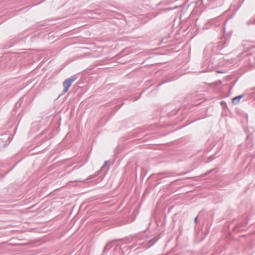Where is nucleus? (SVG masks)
Returning <instances> with one entry per match:
<instances>
[{
	"instance_id": "obj_4",
	"label": "nucleus",
	"mask_w": 255,
	"mask_h": 255,
	"mask_svg": "<svg viewBox=\"0 0 255 255\" xmlns=\"http://www.w3.org/2000/svg\"><path fill=\"white\" fill-rule=\"evenodd\" d=\"M47 139H48V138H46V137H43V138H42L41 139V141L38 142L37 143V145H38V146H40V145H41L42 144V143H43V142H44L45 141H46L47 140Z\"/></svg>"
},
{
	"instance_id": "obj_3",
	"label": "nucleus",
	"mask_w": 255,
	"mask_h": 255,
	"mask_svg": "<svg viewBox=\"0 0 255 255\" xmlns=\"http://www.w3.org/2000/svg\"><path fill=\"white\" fill-rule=\"evenodd\" d=\"M64 101H62V103L57 108V111L58 112V113H61L64 109V106L62 105V103Z\"/></svg>"
},
{
	"instance_id": "obj_1",
	"label": "nucleus",
	"mask_w": 255,
	"mask_h": 255,
	"mask_svg": "<svg viewBox=\"0 0 255 255\" xmlns=\"http://www.w3.org/2000/svg\"><path fill=\"white\" fill-rule=\"evenodd\" d=\"M75 79L76 78L72 77L69 79H67L65 81V92H66L68 90L69 88L70 87L72 83L75 81Z\"/></svg>"
},
{
	"instance_id": "obj_2",
	"label": "nucleus",
	"mask_w": 255,
	"mask_h": 255,
	"mask_svg": "<svg viewBox=\"0 0 255 255\" xmlns=\"http://www.w3.org/2000/svg\"><path fill=\"white\" fill-rule=\"evenodd\" d=\"M242 98V96H237V97H236L233 98V99H232L233 103L234 104H238Z\"/></svg>"
},
{
	"instance_id": "obj_6",
	"label": "nucleus",
	"mask_w": 255,
	"mask_h": 255,
	"mask_svg": "<svg viewBox=\"0 0 255 255\" xmlns=\"http://www.w3.org/2000/svg\"><path fill=\"white\" fill-rule=\"evenodd\" d=\"M48 131V129H46L44 130L42 132V133H41L40 134H39L38 136H41L42 135H43V134H45V133H46Z\"/></svg>"
},
{
	"instance_id": "obj_5",
	"label": "nucleus",
	"mask_w": 255,
	"mask_h": 255,
	"mask_svg": "<svg viewBox=\"0 0 255 255\" xmlns=\"http://www.w3.org/2000/svg\"><path fill=\"white\" fill-rule=\"evenodd\" d=\"M22 102V98H21L15 104V107L18 108L20 107L21 104Z\"/></svg>"
},
{
	"instance_id": "obj_10",
	"label": "nucleus",
	"mask_w": 255,
	"mask_h": 255,
	"mask_svg": "<svg viewBox=\"0 0 255 255\" xmlns=\"http://www.w3.org/2000/svg\"><path fill=\"white\" fill-rule=\"evenodd\" d=\"M62 84H63V85L64 86V82H63Z\"/></svg>"
},
{
	"instance_id": "obj_8",
	"label": "nucleus",
	"mask_w": 255,
	"mask_h": 255,
	"mask_svg": "<svg viewBox=\"0 0 255 255\" xmlns=\"http://www.w3.org/2000/svg\"><path fill=\"white\" fill-rule=\"evenodd\" d=\"M197 217H196V218L195 219V221L197 222Z\"/></svg>"
},
{
	"instance_id": "obj_7",
	"label": "nucleus",
	"mask_w": 255,
	"mask_h": 255,
	"mask_svg": "<svg viewBox=\"0 0 255 255\" xmlns=\"http://www.w3.org/2000/svg\"><path fill=\"white\" fill-rule=\"evenodd\" d=\"M63 93H64V90L63 91V93L62 94H60L59 95V96L58 97V98L55 100V103H57L58 99L63 94Z\"/></svg>"
},
{
	"instance_id": "obj_9",
	"label": "nucleus",
	"mask_w": 255,
	"mask_h": 255,
	"mask_svg": "<svg viewBox=\"0 0 255 255\" xmlns=\"http://www.w3.org/2000/svg\"><path fill=\"white\" fill-rule=\"evenodd\" d=\"M59 120H60V121H61V117L59 118Z\"/></svg>"
}]
</instances>
